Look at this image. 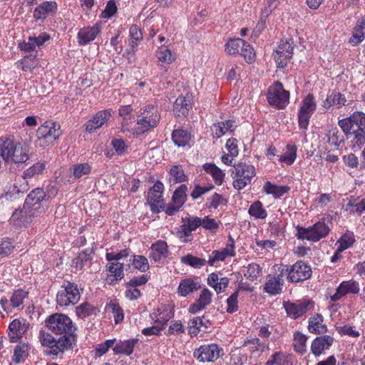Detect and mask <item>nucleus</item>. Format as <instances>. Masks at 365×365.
I'll use <instances>...</instances> for the list:
<instances>
[{
    "label": "nucleus",
    "instance_id": "obj_18",
    "mask_svg": "<svg viewBox=\"0 0 365 365\" xmlns=\"http://www.w3.org/2000/svg\"><path fill=\"white\" fill-rule=\"evenodd\" d=\"M38 215L39 214L24 205L23 208L16 210L14 212L10 222L17 227H27Z\"/></svg>",
    "mask_w": 365,
    "mask_h": 365
},
{
    "label": "nucleus",
    "instance_id": "obj_63",
    "mask_svg": "<svg viewBox=\"0 0 365 365\" xmlns=\"http://www.w3.org/2000/svg\"><path fill=\"white\" fill-rule=\"evenodd\" d=\"M24 182L22 183H16L14 184L11 187H9V191L6 192V197L9 195L11 197V195L19 194V193H24L28 191L29 189V183L28 180H23Z\"/></svg>",
    "mask_w": 365,
    "mask_h": 365
},
{
    "label": "nucleus",
    "instance_id": "obj_50",
    "mask_svg": "<svg viewBox=\"0 0 365 365\" xmlns=\"http://www.w3.org/2000/svg\"><path fill=\"white\" fill-rule=\"evenodd\" d=\"M245 41L237 38L235 39H230L225 44V51L230 55L239 54L243 46H245Z\"/></svg>",
    "mask_w": 365,
    "mask_h": 365
},
{
    "label": "nucleus",
    "instance_id": "obj_62",
    "mask_svg": "<svg viewBox=\"0 0 365 365\" xmlns=\"http://www.w3.org/2000/svg\"><path fill=\"white\" fill-rule=\"evenodd\" d=\"M14 249V242L9 237L1 240L0 244V257H5L11 254Z\"/></svg>",
    "mask_w": 365,
    "mask_h": 365
},
{
    "label": "nucleus",
    "instance_id": "obj_39",
    "mask_svg": "<svg viewBox=\"0 0 365 365\" xmlns=\"http://www.w3.org/2000/svg\"><path fill=\"white\" fill-rule=\"evenodd\" d=\"M172 140L178 147L187 145L191 140V134L186 130L177 129L172 133Z\"/></svg>",
    "mask_w": 365,
    "mask_h": 365
},
{
    "label": "nucleus",
    "instance_id": "obj_32",
    "mask_svg": "<svg viewBox=\"0 0 365 365\" xmlns=\"http://www.w3.org/2000/svg\"><path fill=\"white\" fill-rule=\"evenodd\" d=\"M138 339L119 341L113 345V353L117 355L130 356L133 354L134 347L138 344Z\"/></svg>",
    "mask_w": 365,
    "mask_h": 365
},
{
    "label": "nucleus",
    "instance_id": "obj_14",
    "mask_svg": "<svg viewBox=\"0 0 365 365\" xmlns=\"http://www.w3.org/2000/svg\"><path fill=\"white\" fill-rule=\"evenodd\" d=\"M29 299V292L23 289L14 290L9 300L6 297H1L0 305L3 310L7 313L11 312L12 309L21 310L24 307V303Z\"/></svg>",
    "mask_w": 365,
    "mask_h": 365
},
{
    "label": "nucleus",
    "instance_id": "obj_10",
    "mask_svg": "<svg viewBox=\"0 0 365 365\" xmlns=\"http://www.w3.org/2000/svg\"><path fill=\"white\" fill-rule=\"evenodd\" d=\"M38 337L41 344L48 348V353L50 355L57 356L70 348L68 338L59 337L57 340L51 334L43 330L40 331Z\"/></svg>",
    "mask_w": 365,
    "mask_h": 365
},
{
    "label": "nucleus",
    "instance_id": "obj_8",
    "mask_svg": "<svg viewBox=\"0 0 365 365\" xmlns=\"http://www.w3.org/2000/svg\"><path fill=\"white\" fill-rule=\"evenodd\" d=\"M297 239L316 242L326 237L330 232V228L324 221H319L308 227L297 226Z\"/></svg>",
    "mask_w": 365,
    "mask_h": 365
},
{
    "label": "nucleus",
    "instance_id": "obj_7",
    "mask_svg": "<svg viewBox=\"0 0 365 365\" xmlns=\"http://www.w3.org/2000/svg\"><path fill=\"white\" fill-rule=\"evenodd\" d=\"M282 274H287V279L289 282L297 283L309 279L312 270L309 264L299 260L291 266H281Z\"/></svg>",
    "mask_w": 365,
    "mask_h": 365
},
{
    "label": "nucleus",
    "instance_id": "obj_13",
    "mask_svg": "<svg viewBox=\"0 0 365 365\" xmlns=\"http://www.w3.org/2000/svg\"><path fill=\"white\" fill-rule=\"evenodd\" d=\"M223 355V349L215 343L201 345L193 352L194 357L202 363L214 362Z\"/></svg>",
    "mask_w": 365,
    "mask_h": 365
},
{
    "label": "nucleus",
    "instance_id": "obj_17",
    "mask_svg": "<svg viewBox=\"0 0 365 365\" xmlns=\"http://www.w3.org/2000/svg\"><path fill=\"white\" fill-rule=\"evenodd\" d=\"M293 42L291 40L282 39L274 55V60L279 68L287 66V60L291 58L294 50Z\"/></svg>",
    "mask_w": 365,
    "mask_h": 365
},
{
    "label": "nucleus",
    "instance_id": "obj_46",
    "mask_svg": "<svg viewBox=\"0 0 365 365\" xmlns=\"http://www.w3.org/2000/svg\"><path fill=\"white\" fill-rule=\"evenodd\" d=\"M249 215L255 219L264 220L267 216L266 210L263 207L262 203L259 201H255L249 207Z\"/></svg>",
    "mask_w": 365,
    "mask_h": 365
},
{
    "label": "nucleus",
    "instance_id": "obj_34",
    "mask_svg": "<svg viewBox=\"0 0 365 365\" xmlns=\"http://www.w3.org/2000/svg\"><path fill=\"white\" fill-rule=\"evenodd\" d=\"M150 257L155 262H159L168 256L167 242L163 240H158L151 245Z\"/></svg>",
    "mask_w": 365,
    "mask_h": 365
},
{
    "label": "nucleus",
    "instance_id": "obj_1",
    "mask_svg": "<svg viewBox=\"0 0 365 365\" xmlns=\"http://www.w3.org/2000/svg\"><path fill=\"white\" fill-rule=\"evenodd\" d=\"M338 125L342 130L349 147L359 150L365 144V113L355 111L350 116L341 119Z\"/></svg>",
    "mask_w": 365,
    "mask_h": 365
},
{
    "label": "nucleus",
    "instance_id": "obj_12",
    "mask_svg": "<svg viewBox=\"0 0 365 365\" xmlns=\"http://www.w3.org/2000/svg\"><path fill=\"white\" fill-rule=\"evenodd\" d=\"M314 302L308 298L295 302L287 301L283 302V307L289 317L297 319L303 317L307 312L314 308Z\"/></svg>",
    "mask_w": 365,
    "mask_h": 365
},
{
    "label": "nucleus",
    "instance_id": "obj_58",
    "mask_svg": "<svg viewBox=\"0 0 365 365\" xmlns=\"http://www.w3.org/2000/svg\"><path fill=\"white\" fill-rule=\"evenodd\" d=\"M187 187L185 185H181L179 186L173 193L172 197L173 202L178 205V206L182 207L187 198Z\"/></svg>",
    "mask_w": 365,
    "mask_h": 365
},
{
    "label": "nucleus",
    "instance_id": "obj_25",
    "mask_svg": "<svg viewBox=\"0 0 365 365\" xmlns=\"http://www.w3.org/2000/svg\"><path fill=\"white\" fill-rule=\"evenodd\" d=\"M111 117V110H102L97 112L85 125L86 130L89 133H93L102 127Z\"/></svg>",
    "mask_w": 365,
    "mask_h": 365
},
{
    "label": "nucleus",
    "instance_id": "obj_6",
    "mask_svg": "<svg viewBox=\"0 0 365 365\" xmlns=\"http://www.w3.org/2000/svg\"><path fill=\"white\" fill-rule=\"evenodd\" d=\"M61 135L60 125L56 122L48 120L37 129L36 143L39 146L46 147L54 143Z\"/></svg>",
    "mask_w": 365,
    "mask_h": 365
},
{
    "label": "nucleus",
    "instance_id": "obj_52",
    "mask_svg": "<svg viewBox=\"0 0 365 365\" xmlns=\"http://www.w3.org/2000/svg\"><path fill=\"white\" fill-rule=\"evenodd\" d=\"M326 136L328 143L331 145L338 148L344 143V137L339 133L337 128L330 129L326 134Z\"/></svg>",
    "mask_w": 365,
    "mask_h": 365
},
{
    "label": "nucleus",
    "instance_id": "obj_22",
    "mask_svg": "<svg viewBox=\"0 0 365 365\" xmlns=\"http://www.w3.org/2000/svg\"><path fill=\"white\" fill-rule=\"evenodd\" d=\"M283 275L282 269L278 274H268L263 285L264 292L271 296L279 294L282 292L284 286Z\"/></svg>",
    "mask_w": 365,
    "mask_h": 365
},
{
    "label": "nucleus",
    "instance_id": "obj_55",
    "mask_svg": "<svg viewBox=\"0 0 365 365\" xmlns=\"http://www.w3.org/2000/svg\"><path fill=\"white\" fill-rule=\"evenodd\" d=\"M187 179L185 175L184 170L180 165H174L170 170V183H178L185 181Z\"/></svg>",
    "mask_w": 365,
    "mask_h": 365
},
{
    "label": "nucleus",
    "instance_id": "obj_43",
    "mask_svg": "<svg viewBox=\"0 0 365 365\" xmlns=\"http://www.w3.org/2000/svg\"><path fill=\"white\" fill-rule=\"evenodd\" d=\"M203 168L207 173L212 175L215 184L220 185L223 183L225 174L221 169L215 164L209 163L205 164Z\"/></svg>",
    "mask_w": 365,
    "mask_h": 365
},
{
    "label": "nucleus",
    "instance_id": "obj_40",
    "mask_svg": "<svg viewBox=\"0 0 365 365\" xmlns=\"http://www.w3.org/2000/svg\"><path fill=\"white\" fill-rule=\"evenodd\" d=\"M355 241L354 232L346 230L336 242L335 247H338L339 251H344L351 247Z\"/></svg>",
    "mask_w": 365,
    "mask_h": 365
},
{
    "label": "nucleus",
    "instance_id": "obj_44",
    "mask_svg": "<svg viewBox=\"0 0 365 365\" xmlns=\"http://www.w3.org/2000/svg\"><path fill=\"white\" fill-rule=\"evenodd\" d=\"M297 148L294 144H287L285 153L279 157V163H284L287 165H292L297 158Z\"/></svg>",
    "mask_w": 365,
    "mask_h": 365
},
{
    "label": "nucleus",
    "instance_id": "obj_4",
    "mask_svg": "<svg viewBox=\"0 0 365 365\" xmlns=\"http://www.w3.org/2000/svg\"><path fill=\"white\" fill-rule=\"evenodd\" d=\"M231 175L233 178V187L241 190L251 183L255 176V168L246 163H239L232 166Z\"/></svg>",
    "mask_w": 365,
    "mask_h": 365
},
{
    "label": "nucleus",
    "instance_id": "obj_48",
    "mask_svg": "<svg viewBox=\"0 0 365 365\" xmlns=\"http://www.w3.org/2000/svg\"><path fill=\"white\" fill-rule=\"evenodd\" d=\"M106 270L110 274V276L114 277L117 281L121 280L124 277V265L120 262H109L106 265Z\"/></svg>",
    "mask_w": 365,
    "mask_h": 365
},
{
    "label": "nucleus",
    "instance_id": "obj_27",
    "mask_svg": "<svg viewBox=\"0 0 365 365\" xmlns=\"http://www.w3.org/2000/svg\"><path fill=\"white\" fill-rule=\"evenodd\" d=\"M334 342V338L329 335L316 337L312 342L311 351L315 356H319L328 350Z\"/></svg>",
    "mask_w": 365,
    "mask_h": 365
},
{
    "label": "nucleus",
    "instance_id": "obj_41",
    "mask_svg": "<svg viewBox=\"0 0 365 365\" xmlns=\"http://www.w3.org/2000/svg\"><path fill=\"white\" fill-rule=\"evenodd\" d=\"M155 56L163 64L169 65L175 59V54L165 46L158 47Z\"/></svg>",
    "mask_w": 365,
    "mask_h": 365
},
{
    "label": "nucleus",
    "instance_id": "obj_29",
    "mask_svg": "<svg viewBox=\"0 0 365 365\" xmlns=\"http://www.w3.org/2000/svg\"><path fill=\"white\" fill-rule=\"evenodd\" d=\"M200 288V282L198 277H187L180 281L178 293L181 297H187Z\"/></svg>",
    "mask_w": 365,
    "mask_h": 365
},
{
    "label": "nucleus",
    "instance_id": "obj_45",
    "mask_svg": "<svg viewBox=\"0 0 365 365\" xmlns=\"http://www.w3.org/2000/svg\"><path fill=\"white\" fill-rule=\"evenodd\" d=\"M181 262L192 268L200 269L207 263V261L205 259L187 254L181 257Z\"/></svg>",
    "mask_w": 365,
    "mask_h": 365
},
{
    "label": "nucleus",
    "instance_id": "obj_15",
    "mask_svg": "<svg viewBox=\"0 0 365 365\" xmlns=\"http://www.w3.org/2000/svg\"><path fill=\"white\" fill-rule=\"evenodd\" d=\"M164 190L163 184L157 181L148 190L147 200L153 213L162 212L165 207L163 193Z\"/></svg>",
    "mask_w": 365,
    "mask_h": 365
},
{
    "label": "nucleus",
    "instance_id": "obj_54",
    "mask_svg": "<svg viewBox=\"0 0 365 365\" xmlns=\"http://www.w3.org/2000/svg\"><path fill=\"white\" fill-rule=\"evenodd\" d=\"M132 113L133 108L130 105L123 106L119 108V115L123 118L122 127L124 131L129 129L127 126L129 122L134 119Z\"/></svg>",
    "mask_w": 365,
    "mask_h": 365
},
{
    "label": "nucleus",
    "instance_id": "obj_59",
    "mask_svg": "<svg viewBox=\"0 0 365 365\" xmlns=\"http://www.w3.org/2000/svg\"><path fill=\"white\" fill-rule=\"evenodd\" d=\"M91 252L86 250L79 253L72 261V266L81 269L91 259Z\"/></svg>",
    "mask_w": 365,
    "mask_h": 365
},
{
    "label": "nucleus",
    "instance_id": "obj_38",
    "mask_svg": "<svg viewBox=\"0 0 365 365\" xmlns=\"http://www.w3.org/2000/svg\"><path fill=\"white\" fill-rule=\"evenodd\" d=\"M263 190L266 194L272 195L274 198H279L288 192L290 187L287 185H277L269 181H267L263 186Z\"/></svg>",
    "mask_w": 365,
    "mask_h": 365
},
{
    "label": "nucleus",
    "instance_id": "obj_20",
    "mask_svg": "<svg viewBox=\"0 0 365 365\" xmlns=\"http://www.w3.org/2000/svg\"><path fill=\"white\" fill-rule=\"evenodd\" d=\"M44 197L45 191L42 188H36L27 195L24 204V207H29L40 215L45 211L43 206L41 204Z\"/></svg>",
    "mask_w": 365,
    "mask_h": 365
},
{
    "label": "nucleus",
    "instance_id": "obj_3",
    "mask_svg": "<svg viewBox=\"0 0 365 365\" xmlns=\"http://www.w3.org/2000/svg\"><path fill=\"white\" fill-rule=\"evenodd\" d=\"M160 119V115L155 106L148 104L140 108L137 113L136 125L133 129V134L140 135L157 127Z\"/></svg>",
    "mask_w": 365,
    "mask_h": 365
},
{
    "label": "nucleus",
    "instance_id": "obj_64",
    "mask_svg": "<svg viewBox=\"0 0 365 365\" xmlns=\"http://www.w3.org/2000/svg\"><path fill=\"white\" fill-rule=\"evenodd\" d=\"M336 330L341 336L346 335L352 338H357L360 336L359 331L356 330L354 327L349 324L338 327Z\"/></svg>",
    "mask_w": 365,
    "mask_h": 365
},
{
    "label": "nucleus",
    "instance_id": "obj_26",
    "mask_svg": "<svg viewBox=\"0 0 365 365\" xmlns=\"http://www.w3.org/2000/svg\"><path fill=\"white\" fill-rule=\"evenodd\" d=\"M174 313L167 305H162L150 314V318L155 324L159 325L163 329L167 322L173 318Z\"/></svg>",
    "mask_w": 365,
    "mask_h": 365
},
{
    "label": "nucleus",
    "instance_id": "obj_49",
    "mask_svg": "<svg viewBox=\"0 0 365 365\" xmlns=\"http://www.w3.org/2000/svg\"><path fill=\"white\" fill-rule=\"evenodd\" d=\"M45 168L46 165L44 163L37 162L23 172L22 178L23 180H29L38 175L43 173Z\"/></svg>",
    "mask_w": 365,
    "mask_h": 365
},
{
    "label": "nucleus",
    "instance_id": "obj_35",
    "mask_svg": "<svg viewBox=\"0 0 365 365\" xmlns=\"http://www.w3.org/2000/svg\"><path fill=\"white\" fill-rule=\"evenodd\" d=\"M365 38V16L358 19L354 28L353 33L349 42L356 46L360 44Z\"/></svg>",
    "mask_w": 365,
    "mask_h": 365
},
{
    "label": "nucleus",
    "instance_id": "obj_51",
    "mask_svg": "<svg viewBox=\"0 0 365 365\" xmlns=\"http://www.w3.org/2000/svg\"><path fill=\"white\" fill-rule=\"evenodd\" d=\"M29 346L26 344H17L14 350L12 361L16 364L24 361L28 356Z\"/></svg>",
    "mask_w": 365,
    "mask_h": 365
},
{
    "label": "nucleus",
    "instance_id": "obj_36",
    "mask_svg": "<svg viewBox=\"0 0 365 365\" xmlns=\"http://www.w3.org/2000/svg\"><path fill=\"white\" fill-rule=\"evenodd\" d=\"M308 330L310 333L320 334L327 332V326L324 324V318L320 314L312 315L309 319Z\"/></svg>",
    "mask_w": 365,
    "mask_h": 365
},
{
    "label": "nucleus",
    "instance_id": "obj_37",
    "mask_svg": "<svg viewBox=\"0 0 365 365\" xmlns=\"http://www.w3.org/2000/svg\"><path fill=\"white\" fill-rule=\"evenodd\" d=\"M346 103V99L344 94L339 92H332L327 96L326 100L323 102L322 106L329 109L334 106L336 108H341Z\"/></svg>",
    "mask_w": 365,
    "mask_h": 365
},
{
    "label": "nucleus",
    "instance_id": "obj_28",
    "mask_svg": "<svg viewBox=\"0 0 365 365\" xmlns=\"http://www.w3.org/2000/svg\"><path fill=\"white\" fill-rule=\"evenodd\" d=\"M237 128L235 120H227L214 123L211 126L212 135L215 138H220L228 133L233 132Z\"/></svg>",
    "mask_w": 365,
    "mask_h": 365
},
{
    "label": "nucleus",
    "instance_id": "obj_24",
    "mask_svg": "<svg viewBox=\"0 0 365 365\" xmlns=\"http://www.w3.org/2000/svg\"><path fill=\"white\" fill-rule=\"evenodd\" d=\"M29 324L24 319H15L9 326L8 335L11 342H16L26 333Z\"/></svg>",
    "mask_w": 365,
    "mask_h": 365
},
{
    "label": "nucleus",
    "instance_id": "obj_56",
    "mask_svg": "<svg viewBox=\"0 0 365 365\" xmlns=\"http://www.w3.org/2000/svg\"><path fill=\"white\" fill-rule=\"evenodd\" d=\"M307 338L306 335L297 331L294 334L293 346L295 351L299 354H304L306 351V342Z\"/></svg>",
    "mask_w": 365,
    "mask_h": 365
},
{
    "label": "nucleus",
    "instance_id": "obj_16",
    "mask_svg": "<svg viewBox=\"0 0 365 365\" xmlns=\"http://www.w3.org/2000/svg\"><path fill=\"white\" fill-rule=\"evenodd\" d=\"M360 291L359 283L354 279L341 282L329 298L331 302H336L348 294H357Z\"/></svg>",
    "mask_w": 365,
    "mask_h": 365
},
{
    "label": "nucleus",
    "instance_id": "obj_60",
    "mask_svg": "<svg viewBox=\"0 0 365 365\" xmlns=\"http://www.w3.org/2000/svg\"><path fill=\"white\" fill-rule=\"evenodd\" d=\"M132 265L142 272H145L150 267L148 259L143 255H133Z\"/></svg>",
    "mask_w": 365,
    "mask_h": 365
},
{
    "label": "nucleus",
    "instance_id": "obj_33",
    "mask_svg": "<svg viewBox=\"0 0 365 365\" xmlns=\"http://www.w3.org/2000/svg\"><path fill=\"white\" fill-rule=\"evenodd\" d=\"M245 346L247 347L252 357L257 358L268 349L269 344L265 340H260L258 338H254L245 342Z\"/></svg>",
    "mask_w": 365,
    "mask_h": 365
},
{
    "label": "nucleus",
    "instance_id": "obj_42",
    "mask_svg": "<svg viewBox=\"0 0 365 365\" xmlns=\"http://www.w3.org/2000/svg\"><path fill=\"white\" fill-rule=\"evenodd\" d=\"M129 37L130 49L134 52L140 41L143 39L142 31L137 25L133 24L130 27Z\"/></svg>",
    "mask_w": 365,
    "mask_h": 365
},
{
    "label": "nucleus",
    "instance_id": "obj_53",
    "mask_svg": "<svg viewBox=\"0 0 365 365\" xmlns=\"http://www.w3.org/2000/svg\"><path fill=\"white\" fill-rule=\"evenodd\" d=\"M96 307L88 302H83L76 307V314L78 318L84 319L96 313Z\"/></svg>",
    "mask_w": 365,
    "mask_h": 365
},
{
    "label": "nucleus",
    "instance_id": "obj_11",
    "mask_svg": "<svg viewBox=\"0 0 365 365\" xmlns=\"http://www.w3.org/2000/svg\"><path fill=\"white\" fill-rule=\"evenodd\" d=\"M317 103L313 94L309 93L302 101L298 110V125L300 129L307 130L309 120L316 110Z\"/></svg>",
    "mask_w": 365,
    "mask_h": 365
},
{
    "label": "nucleus",
    "instance_id": "obj_30",
    "mask_svg": "<svg viewBox=\"0 0 365 365\" xmlns=\"http://www.w3.org/2000/svg\"><path fill=\"white\" fill-rule=\"evenodd\" d=\"M192 103L191 96H178L175 101L173 111L177 116H186L192 108Z\"/></svg>",
    "mask_w": 365,
    "mask_h": 365
},
{
    "label": "nucleus",
    "instance_id": "obj_9",
    "mask_svg": "<svg viewBox=\"0 0 365 365\" xmlns=\"http://www.w3.org/2000/svg\"><path fill=\"white\" fill-rule=\"evenodd\" d=\"M81 298L78 287L74 282H63L61 289L56 294V302L60 307H68L76 304Z\"/></svg>",
    "mask_w": 365,
    "mask_h": 365
},
{
    "label": "nucleus",
    "instance_id": "obj_47",
    "mask_svg": "<svg viewBox=\"0 0 365 365\" xmlns=\"http://www.w3.org/2000/svg\"><path fill=\"white\" fill-rule=\"evenodd\" d=\"M70 170L72 171L71 177L78 179L89 175L91 172V166L87 163H78L72 165Z\"/></svg>",
    "mask_w": 365,
    "mask_h": 365
},
{
    "label": "nucleus",
    "instance_id": "obj_2",
    "mask_svg": "<svg viewBox=\"0 0 365 365\" xmlns=\"http://www.w3.org/2000/svg\"><path fill=\"white\" fill-rule=\"evenodd\" d=\"M45 323L52 334L61 335L60 337L68 338L69 347L71 346L76 329L68 316L58 313L53 314L46 319Z\"/></svg>",
    "mask_w": 365,
    "mask_h": 365
},
{
    "label": "nucleus",
    "instance_id": "obj_5",
    "mask_svg": "<svg viewBox=\"0 0 365 365\" xmlns=\"http://www.w3.org/2000/svg\"><path fill=\"white\" fill-rule=\"evenodd\" d=\"M266 96L269 106L276 109H284L289 103L290 93L279 81H275L268 87Z\"/></svg>",
    "mask_w": 365,
    "mask_h": 365
},
{
    "label": "nucleus",
    "instance_id": "obj_31",
    "mask_svg": "<svg viewBox=\"0 0 365 365\" xmlns=\"http://www.w3.org/2000/svg\"><path fill=\"white\" fill-rule=\"evenodd\" d=\"M230 279L226 277H222L220 273H211L207 277V284L212 287L218 294L224 292L228 287Z\"/></svg>",
    "mask_w": 365,
    "mask_h": 365
},
{
    "label": "nucleus",
    "instance_id": "obj_19",
    "mask_svg": "<svg viewBox=\"0 0 365 365\" xmlns=\"http://www.w3.org/2000/svg\"><path fill=\"white\" fill-rule=\"evenodd\" d=\"M235 255V245L234 239L230 236L226 247L220 250H214L209 256L207 264L214 266L216 262L224 261L228 257Z\"/></svg>",
    "mask_w": 365,
    "mask_h": 365
},
{
    "label": "nucleus",
    "instance_id": "obj_21",
    "mask_svg": "<svg viewBox=\"0 0 365 365\" xmlns=\"http://www.w3.org/2000/svg\"><path fill=\"white\" fill-rule=\"evenodd\" d=\"M101 22H96L93 26H84L77 34L78 43L81 46H86L93 41L101 32Z\"/></svg>",
    "mask_w": 365,
    "mask_h": 365
},
{
    "label": "nucleus",
    "instance_id": "obj_57",
    "mask_svg": "<svg viewBox=\"0 0 365 365\" xmlns=\"http://www.w3.org/2000/svg\"><path fill=\"white\" fill-rule=\"evenodd\" d=\"M261 268L257 263H250L243 270L244 276L253 282L257 279L261 273Z\"/></svg>",
    "mask_w": 365,
    "mask_h": 365
},
{
    "label": "nucleus",
    "instance_id": "obj_61",
    "mask_svg": "<svg viewBox=\"0 0 365 365\" xmlns=\"http://www.w3.org/2000/svg\"><path fill=\"white\" fill-rule=\"evenodd\" d=\"M115 341V339H107L104 342L97 344L94 350L95 356L101 357L106 354L110 348H113Z\"/></svg>",
    "mask_w": 365,
    "mask_h": 365
},
{
    "label": "nucleus",
    "instance_id": "obj_23",
    "mask_svg": "<svg viewBox=\"0 0 365 365\" xmlns=\"http://www.w3.org/2000/svg\"><path fill=\"white\" fill-rule=\"evenodd\" d=\"M58 11L55 1H45L38 4L33 11V17L36 21H43L48 16H54Z\"/></svg>",
    "mask_w": 365,
    "mask_h": 365
}]
</instances>
